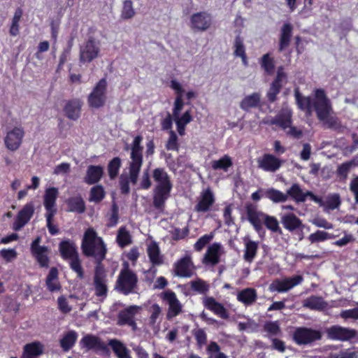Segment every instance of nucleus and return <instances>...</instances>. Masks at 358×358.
Wrapping results in <instances>:
<instances>
[{"instance_id": "1", "label": "nucleus", "mask_w": 358, "mask_h": 358, "mask_svg": "<svg viewBox=\"0 0 358 358\" xmlns=\"http://www.w3.org/2000/svg\"><path fill=\"white\" fill-rule=\"evenodd\" d=\"M141 135L136 136L131 144V162L129 166V176L121 175L119 178V185L122 194H128L130 192L129 182L136 185L138 181L141 166L143 162V141Z\"/></svg>"}, {"instance_id": "2", "label": "nucleus", "mask_w": 358, "mask_h": 358, "mask_svg": "<svg viewBox=\"0 0 358 358\" xmlns=\"http://www.w3.org/2000/svg\"><path fill=\"white\" fill-rule=\"evenodd\" d=\"M81 250L85 257H93L99 262L106 259L107 254L106 243L92 227H89L85 231L81 241Z\"/></svg>"}, {"instance_id": "3", "label": "nucleus", "mask_w": 358, "mask_h": 358, "mask_svg": "<svg viewBox=\"0 0 358 358\" xmlns=\"http://www.w3.org/2000/svg\"><path fill=\"white\" fill-rule=\"evenodd\" d=\"M137 283V275L129 268L128 263L125 262L117 277L115 289L124 295H129L134 292Z\"/></svg>"}, {"instance_id": "4", "label": "nucleus", "mask_w": 358, "mask_h": 358, "mask_svg": "<svg viewBox=\"0 0 358 358\" xmlns=\"http://www.w3.org/2000/svg\"><path fill=\"white\" fill-rule=\"evenodd\" d=\"M108 83L105 78L100 79L87 96L88 106L92 108L103 107L107 100Z\"/></svg>"}, {"instance_id": "5", "label": "nucleus", "mask_w": 358, "mask_h": 358, "mask_svg": "<svg viewBox=\"0 0 358 358\" xmlns=\"http://www.w3.org/2000/svg\"><path fill=\"white\" fill-rule=\"evenodd\" d=\"M141 310V307L137 305H130L120 310L117 315V325L120 327L128 326L133 331H136L137 323L136 316Z\"/></svg>"}, {"instance_id": "6", "label": "nucleus", "mask_w": 358, "mask_h": 358, "mask_svg": "<svg viewBox=\"0 0 358 358\" xmlns=\"http://www.w3.org/2000/svg\"><path fill=\"white\" fill-rule=\"evenodd\" d=\"M315 92L313 108L315 109L318 120L324 121L329 116L332 109L330 101L324 90L317 89Z\"/></svg>"}, {"instance_id": "7", "label": "nucleus", "mask_w": 358, "mask_h": 358, "mask_svg": "<svg viewBox=\"0 0 358 358\" xmlns=\"http://www.w3.org/2000/svg\"><path fill=\"white\" fill-rule=\"evenodd\" d=\"M100 52L99 42L90 36L80 49V62L90 63L99 57Z\"/></svg>"}, {"instance_id": "8", "label": "nucleus", "mask_w": 358, "mask_h": 358, "mask_svg": "<svg viewBox=\"0 0 358 358\" xmlns=\"http://www.w3.org/2000/svg\"><path fill=\"white\" fill-rule=\"evenodd\" d=\"M41 237L37 236L31 243L30 251L41 268L49 267V250L47 246L40 245Z\"/></svg>"}, {"instance_id": "9", "label": "nucleus", "mask_w": 358, "mask_h": 358, "mask_svg": "<svg viewBox=\"0 0 358 358\" xmlns=\"http://www.w3.org/2000/svg\"><path fill=\"white\" fill-rule=\"evenodd\" d=\"M320 338L319 331L306 327H298L293 334V341L299 345H307Z\"/></svg>"}, {"instance_id": "10", "label": "nucleus", "mask_w": 358, "mask_h": 358, "mask_svg": "<svg viewBox=\"0 0 358 358\" xmlns=\"http://www.w3.org/2000/svg\"><path fill=\"white\" fill-rule=\"evenodd\" d=\"M303 278L300 275H294L282 280L276 279L270 285V290L279 293L286 292L294 287L301 284Z\"/></svg>"}, {"instance_id": "11", "label": "nucleus", "mask_w": 358, "mask_h": 358, "mask_svg": "<svg viewBox=\"0 0 358 358\" xmlns=\"http://www.w3.org/2000/svg\"><path fill=\"white\" fill-rule=\"evenodd\" d=\"M82 348H86L87 350H93L96 352H101L104 355H108L110 350L108 346L101 340L100 338L87 334L82 338L80 341Z\"/></svg>"}, {"instance_id": "12", "label": "nucleus", "mask_w": 358, "mask_h": 358, "mask_svg": "<svg viewBox=\"0 0 358 358\" xmlns=\"http://www.w3.org/2000/svg\"><path fill=\"white\" fill-rule=\"evenodd\" d=\"M161 298L169 304V309L167 312L168 319L175 317L182 312V304L178 299L176 294L173 291L168 289L162 292Z\"/></svg>"}, {"instance_id": "13", "label": "nucleus", "mask_w": 358, "mask_h": 358, "mask_svg": "<svg viewBox=\"0 0 358 358\" xmlns=\"http://www.w3.org/2000/svg\"><path fill=\"white\" fill-rule=\"evenodd\" d=\"M212 24V17L207 12L194 13L190 17V27L196 31H205Z\"/></svg>"}, {"instance_id": "14", "label": "nucleus", "mask_w": 358, "mask_h": 358, "mask_svg": "<svg viewBox=\"0 0 358 358\" xmlns=\"http://www.w3.org/2000/svg\"><path fill=\"white\" fill-rule=\"evenodd\" d=\"M247 220L252 225L254 229L260 233L263 231V223L266 213L259 211L257 207L252 204H248L245 206Z\"/></svg>"}, {"instance_id": "15", "label": "nucleus", "mask_w": 358, "mask_h": 358, "mask_svg": "<svg viewBox=\"0 0 358 358\" xmlns=\"http://www.w3.org/2000/svg\"><path fill=\"white\" fill-rule=\"evenodd\" d=\"M24 136V129L21 127H15L8 131L4 138L6 147L10 151L17 150L20 147Z\"/></svg>"}, {"instance_id": "16", "label": "nucleus", "mask_w": 358, "mask_h": 358, "mask_svg": "<svg viewBox=\"0 0 358 358\" xmlns=\"http://www.w3.org/2000/svg\"><path fill=\"white\" fill-rule=\"evenodd\" d=\"M34 213V205L32 201L26 203L17 214L16 218L13 224V229L20 230L27 224Z\"/></svg>"}, {"instance_id": "17", "label": "nucleus", "mask_w": 358, "mask_h": 358, "mask_svg": "<svg viewBox=\"0 0 358 358\" xmlns=\"http://www.w3.org/2000/svg\"><path fill=\"white\" fill-rule=\"evenodd\" d=\"M194 264L192 258L189 255H186L173 264V270L175 275L180 278H190L194 274Z\"/></svg>"}, {"instance_id": "18", "label": "nucleus", "mask_w": 358, "mask_h": 358, "mask_svg": "<svg viewBox=\"0 0 358 358\" xmlns=\"http://www.w3.org/2000/svg\"><path fill=\"white\" fill-rule=\"evenodd\" d=\"M328 334L333 340L348 341L357 336V331L353 329L334 325L329 329Z\"/></svg>"}, {"instance_id": "19", "label": "nucleus", "mask_w": 358, "mask_h": 358, "mask_svg": "<svg viewBox=\"0 0 358 358\" xmlns=\"http://www.w3.org/2000/svg\"><path fill=\"white\" fill-rule=\"evenodd\" d=\"M215 202L213 192L210 188L204 189L194 206V210L197 213H206L210 210Z\"/></svg>"}, {"instance_id": "20", "label": "nucleus", "mask_w": 358, "mask_h": 358, "mask_svg": "<svg viewBox=\"0 0 358 358\" xmlns=\"http://www.w3.org/2000/svg\"><path fill=\"white\" fill-rule=\"evenodd\" d=\"M280 222L283 227L289 232L300 231L302 234L304 225L301 220L293 213H289L282 215Z\"/></svg>"}, {"instance_id": "21", "label": "nucleus", "mask_w": 358, "mask_h": 358, "mask_svg": "<svg viewBox=\"0 0 358 358\" xmlns=\"http://www.w3.org/2000/svg\"><path fill=\"white\" fill-rule=\"evenodd\" d=\"M59 195L57 187H52L45 189L43 196V206L45 214L57 213V208L56 201Z\"/></svg>"}, {"instance_id": "22", "label": "nucleus", "mask_w": 358, "mask_h": 358, "mask_svg": "<svg viewBox=\"0 0 358 358\" xmlns=\"http://www.w3.org/2000/svg\"><path fill=\"white\" fill-rule=\"evenodd\" d=\"M83 104V101L78 98L68 100L64 106L65 116L71 120H78L80 117Z\"/></svg>"}, {"instance_id": "23", "label": "nucleus", "mask_w": 358, "mask_h": 358, "mask_svg": "<svg viewBox=\"0 0 358 358\" xmlns=\"http://www.w3.org/2000/svg\"><path fill=\"white\" fill-rule=\"evenodd\" d=\"M173 186L157 185L154 189L153 206L160 210L164 207L165 202L170 196Z\"/></svg>"}, {"instance_id": "24", "label": "nucleus", "mask_w": 358, "mask_h": 358, "mask_svg": "<svg viewBox=\"0 0 358 358\" xmlns=\"http://www.w3.org/2000/svg\"><path fill=\"white\" fill-rule=\"evenodd\" d=\"M222 245L219 243H213L208 248L203 256L202 262L205 265L215 266L220 261Z\"/></svg>"}, {"instance_id": "25", "label": "nucleus", "mask_w": 358, "mask_h": 358, "mask_svg": "<svg viewBox=\"0 0 358 358\" xmlns=\"http://www.w3.org/2000/svg\"><path fill=\"white\" fill-rule=\"evenodd\" d=\"M271 124L276 125L282 129L290 127L292 124V112L288 108H282L279 113L271 120Z\"/></svg>"}, {"instance_id": "26", "label": "nucleus", "mask_w": 358, "mask_h": 358, "mask_svg": "<svg viewBox=\"0 0 358 358\" xmlns=\"http://www.w3.org/2000/svg\"><path fill=\"white\" fill-rule=\"evenodd\" d=\"M293 33V25L289 22L283 24L280 30L278 52H281L290 45Z\"/></svg>"}, {"instance_id": "27", "label": "nucleus", "mask_w": 358, "mask_h": 358, "mask_svg": "<svg viewBox=\"0 0 358 358\" xmlns=\"http://www.w3.org/2000/svg\"><path fill=\"white\" fill-rule=\"evenodd\" d=\"M281 161L271 154H264L258 160V166L265 171L275 172L281 166Z\"/></svg>"}, {"instance_id": "28", "label": "nucleus", "mask_w": 358, "mask_h": 358, "mask_svg": "<svg viewBox=\"0 0 358 358\" xmlns=\"http://www.w3.org/2000/svg\"><path fill=\"white\" fill-rule=\"evenodd\" d=\"M58 248L61 257L66 261L78 254L76 243L71 239L62 240Z\"/></svg>"}, {"instance_id": "29", "label": "nucleus", "mask_w": 358, "mask_h": 358, "mask_svg": "<svg viewBox=\"0 0 358 358\" xmlns=\"http://www.w3.org/2000/svg\"><path fill=\"white\" fill-rule=\"evenodd\" d=\"M103 175V168L100 165H90L86 171L84 182L87 185L98 183Z\"/></svg>"}, {"instance_id": "30", "label": "nucleus", "mask_w": 358, "mask_h": 358, "mask_svg": "<svg viewBox=\"0 0 358 358\" xmlns=\"http://www.w3.org/2000/svg\"><path fill=\"white\" fill-rule=\"evenodd\" d=\"M203 306L222 319H227L229 317V314L224 306L217 302L213 297L206 298L203 301Z\"/></svg>"}, {"instance_id": "31", "label": "nucleus", "mask_w": 358, "mask_h": 358, "mask_svg": "<svg viewBox=\"0 0 358 358\" xmlns=\"http://www.w3.org/2000/svg\"><path fill=\"white\" fill-rule=\"evenodd\" d=\"M67 210L72 213L82 214L86 210L85 202L80 194L71 196L66 200Z\"/></svg>"}, {"instance_id": "32", "label": "nucleus", "mask_w": 358, "mask_h": 358, "mask_svg": "<svg viewBox=\"0 0 358 358\" xmlns=\"http://www.w3.org/2000/svg\"><path fill=\"white\" fill-rule=\"evenodd\" d=\"M294 96L298 108L305 111L307 115H311L313 107V100L312 98L310 96H303L298 88L294 90Z\"/></svg>"}, {"instance_id": "33", "label": "nucleus", "mask_w": 358, "mask_h": 358, "mask_svg": "<svg viewBox=\"0 0 358 358\" xmlns=\"http://www.w3.org/2000/svg\"><path fill=\"white\" fill-rule=\"evenodd\" d=\"M43 353V345L39 341H34L24 346L21 358H37Z\"/></svg>"}, {"instance_id": "34", "label": "nucleus", "mask_w": 358, "mask_h": 358, "mask_svg": "<svg viewBox=\"0 0 358 358\" xmlns=\"http://www.w3.org/2000/svg\"><path fill=\"white\" fill-rule=\"evenodd\" d=\"M303 306L310 310L321 311L327 308L328 303L322 296L312 295L303 301Z\"/></svg>"}, {"instance_id": "35", "label": "nucleus", "mask_w": 358, "mask_h": 358, "mask_svg": "<svg viewBox=\"0 0 358 358\" xmlns=\"http://www.w3.org/2000/svg\"><path fill=\"white\" fill-rule=\"evenodd\" d=\"M243 241L245 246L243 259L245 262L251 263L257 255L259 243L249 238H244Z\"/></svg>"}, {"instance_id": "36", "label": "nucleus", "mask_w": 358, "mask_h": 358, "mask_svg": "<svg viewBox=\"0 0 358 358\" xmlns=\"http://www.w3.org/2000/svg\"><path fill=\"white\" fill-rule=\"evenodd\" d=\"M261 95L258 92H254L245 96L240 103V108L244 111L248 112L251 108L259 107Z\"/></svg>"}, {"instance_id": "37", "label": "nucleus", "mask_w": 358, "mask_h": 358, "mask_svg": "<svg viewBox=\"0 0 358 358\" xmlns=\"http://www.w3.org/2000/svg\"><path fill=\"white\" fill-rule=\"evenodd\" d=\"M108 345L118 358H131L129 350L120 341L116 338L110 339Z\"/></svg>"}, {"instance_id": "38", "label": "nucleus", "mask_w": 358, "mask_h": 358, "mask_svg": "<svg viewBox=\"0 0 358 358\" xmlns=\"http://www.w3.org/2000/svg\"><path fill=\"white\" fill-rule=\"evenodd\" d=\"M257 299V292L254 288L243 289L237 294V300L247 306L252 305Z\"/></svg>"}, {"instance_id": "39", "label": "nucleus", "mask_w": 358, "mask_h": 358, "mask_svg": "<svg viewBox=\"0 0 358 358\" xmlns=\"http://www.w3.org/2000/svg\"><path fill=\"white\" fill-rule=\"evenodd\" d=\"M304 192L298 183H294L287 190V198L289 196L296 203H303L306 201L307 194Z\"/></svg>"}, {"instance_id": "40", "label": "nucleus", "mask_w": 358, "mask_h": 358, "mask_svg": "<svg viewBox=\"0 0 358 358\" xmlns=\"http://www.w3.org/2000/svg\"><path fill=\"white\" fill-rule=\"evenodd\" d=\"M58 270L56 267H52L47 275L45 283L50 292L59 291L61 285L58 282Z\"/></svg>"}, {"instance_id": "41", "label": "nucleus", "mask_w": 358, "mask_h": 358, "mask_svg": "<svg viewBox=\"0 0 358 358\" xmlns=\"http://www.w3.org/2000/svg\"><path fill=\"white\" fill-rule=\"evenodd\" d=\"M147 252L152 265L159 266L163 264V259L160 255V250L156 242H153L148 245Z\"/></svg>"}, {"instance_id": "42", "label": "nucleus", "mask_w": 358, "mask_h": 358, "mask_svg": "<svg viewBox=\"0 0 358 358\" xmlns=\"http://www.w3.org/2000/svg\"><path fill=\"white\" fill-rule=\"evenodd\" d=\"M232 165V159L227 155H224L218 160H212L210 162V166L214 171H223L227 172Z\"/></svg>"}, {"instance_id": "43", "label": "nucleus", "mask_w": 358, "mask_h": 358, "mask_svg": "<svg viewBox=\"0 0 358 358\" xmlns=\"http://www.w3.org/2000/svg\"><path fill=\"white\" fill-rule=\"evenodd\" d=\"M152 177L157 185L173 186L170 177L164 168H156L153 170Z\"/></svg>"}, {"instance_id": "44", "label": "nucleus", "mask_w": 358, "mask_h": 358, "mask_svg": "<svg viewBox=\"0 0 358 358\" xmlns=\"http://www.w3.org/2000/svg\"><path fill=\"white\" fill-rule=\"evenodd\" d=\"M78 338V334L73 331L66 332L60 340V346L65 352L69 351L75 345Z\"/></svg>"}, {"instance_id": "45", "label": "nucleus", "mask_w": 358, "mask_h": 358, "mask_svg": "<svg viewBox=\"0 0 358 358\" xmlns=\"http://www.w3.org/2000/svg\"><path fill=\"white\" fill-rule=\"evenodd\" d=\"M264 196L275 203H284L287 201V194L273 187L265 191Z\"/></svg>"}, {"instance_id": "46", "label": "nucleus", "mask_w": 358, "mask_h": 358, "mask_svg": "<svg viewBox=\"0 0 358 358\" xmlns=\"http://www.w3.org/2000/svg\"><path fill=\"white\" fill-rule=\"evenodd\" d=\"M259 64L266 74L271 76L274 73L275 60L270 53H266L261 57Z\"/></svg>"}, {"instance_id": "47", "label": "nucleus", "mask_w": 358, "mask_h": 358, "mask_svg": "<svg viewBox=\"0 0 358 358\" xmlns=\"http://www.w3.org/2000/svg\"><path fill=\"white\" fill-rule=\"evenodd\" d=\"M355 165L353 161H348L340 164L337 170L336 171V177L341 182H345L348 174L352 169V167Z\"/></svg>"}, {"instance_id": "48", "label": "nucleus", "mask_w": 358, "mask_h": 358, "mask_svg": "<svg viewBox=\"0 0 358 358\" xmlns=\"http://www.w3.org/2000/svg\"><path fill=\"white\" fill-rule=\"evenodd\" d=\"M67 260L69 261V266L71 269L76 273L77 278L79 279L84 278L85 272L82 266V262L80 259L79 254Z\"/></svg>"}, {"instance_id": "49", "label": "nucleus", "mask_w": 358, "mask_h": 358, "mask_svg": "<svg viewBox=\"0 0 358 358\" xmlns=\"http://www.w3.org/2000/svg\"><path fill=\"white\" fill-rule=\"evenodd\" d=\"M106 196V192L101 185L92 187L90 191L89 201L90 202L100 203Z\"/></svg>"}, {"instance_id": "50", "label": "nucleus", "mask_w": 358, "mask_h": 358, "mask_svg": "<svg viewBox=\"0 0 358 358\" xmlns=\"http://www.w3.org/2000/svg\"><path fill=\"white\" fill-rule=\"evenodd\" d=\"M23 15V10L21 8H17L15 13L12 19L11 24L9 29V34L12 36H16L19 34L20 32V25L19 22L21 20V17Z\"/></svg>"}, {"instance_id": "51", "label": "nucleus", "mask_w": 358, "mask_h": 358, "mask_svg": "<svg viewBox=\"0 0 358 358\" xmlns=\"http://www.w3.org/2000/svg\"><path fill=\"white\" fill-rule=\"evenodd\" d=\"M116 241L118 245L122 248L131 243V236L125 227H122L119 229Z\"/></svg>"}, {"instance_id": "52", "label": "nucleus", "mask_w": 358, "mask_h": 358, "mask_svg": "<svg viewBox=\"0 0 358 358\" xmlns=\"http://www.w3.org/2000/svg\"><path fill=\"white\" fill-rule=\"evenodd\" d=\"M122 166V160L119 157H113L108 164V173L109 178L115 179L119 174L120 169Z\"/></svg>"}, {"instance_id": "53", "label": "nucleus", "mask_w": 358, "mask_h": 358, "mask_svg": "<svg viewBox=\"0 0 358 358\" xmlns=\"http://www.w3.org/2000/svg\"><path fill=\"white\" fill-rule=\"evenodd\" d=\"M335 236L325 231L317 230L310 234L308 239L311 243H320L328 239L334 238Z\"/></svg>"}, {"instance_id": "54", "label": "nucleus", "mask_w": 358, "mask_h": 358, "mask_svg": "<svg viewBox=\"0 0 358 358\" xmlns=\"http://www.w3.org/2000/svg\"><path fill=\"white\" fill-rule=\"evenodd\" d=\"M94 286L95 290V295L96 296L106 297L108 293V287L106 285V279H101L96 278L94 279Z\"/></svg>"}, {"instance_id": "55", "label": "nucleus", "mask_w": 358, "mask_h": 358, "mask_svg": "<svg viewBox=\"0 0 358 358\" xmlns=\"http://www.w3.org/2000/svg\"><path fill=\"white\" fill-rule=\"evenodd\" d=\"M136 14L131 0H125L123 2L120 17L123 20L131 19Z\"/></svg>"}, {"instance_id": "56", "label": "nucleus", "mask_w": 358, "mask_h": 358, "mask_svg": "<svg viewBox=\"0 0 358 358\" xmlns=\"http://www.w3.org/2000/svg\"><path fill=\"white\" fill-rule=\"evenodd\" d=\"M264 224L266 227L273 232L282 234L281 228L279 226V222L276 217L266 214Z\"/></svg>"}, {"instance_id": "57", "label": "nucleus", "mask_w": 358, "mask_h": 358, "mask_svg": "<svg viewBox=\"0 0 358 358\" xmlns=\"http://www.w3.org/2000/svg\"><path fill=\"white\" fill-rule=\"evenodd\" d=\"M214 238L213 232L201 236L194 245L196 251H201Z\"/></svg>"}, {"instance_id": "58", "label": "nucleus", "mask_w": 358, "mask_h": 358, "mask_svg": "<svg viewBox=\"0 0 358 358\" xmlns=\"http://www.w3.org/2000/svg\"><path fill=\"white\" fill-rule=\"evenodd\" d=\"M341 203V197L338 194H329L326 199L324 206L330 210L338 208Z\"/></svg>"}, {"instance_id": "59", "label": "nucleus", "mask_w": 358, "mask_h": 358, "mask_svg": "<svg viewBox=\"0 0 358 358\" xmlns=\"http://www.w3.org/2000/svg\"><path fill=\"white\" fill-rule=\"evenodd\" d=\"M191 289L200 294H205L209 290V285L203 280L199 278L190 282Z\"/></svg>"}, {"instance_id": "60", "label": "nucleus", "mask_w": 358, "mask_h": 358, "mask_svg": "<svg viewBox=\"0 0 358 358\" xmlns=\"http://www.w3.org/2000/svg\"><path fill=\"white\" fill-rule=\"evenodd\" d=\"M192 334L199 348H202L207 343V335L203 329L199 328L192 331Z\"/></svg>"}, {"instance_id": "61", "label": "nucleus", "mask_w": 358, "mask_h": 358, "mask_svg": "<svg viewBox=\"0 0 358 358\" xmlns=\"http://www.w3.org/2000/svg\"><path fill=\"white\" fill-rule=\"evenodd\" d=\"M57 213L45 214L46 218V226L48 227L49 233L52 236L57 235L59 233L58 227L53 224L55 215Z\"/></svg>"}, {"instance_id": "62", "label": "nucleus", "mask_w": 358, "mask_h": 358, "mask_svg": "<svg viewBox=\"0 0 358 358\" xmlns=\"http://www.w3.org/2000/svg\"><path fill=\"white\" fill-rule=\"evenodd\" d=\"M166 148L168 150H174L178 151L179 150V144H178V138L175 133V131L171 130L169 133V138L166 144Z\"/></svg>"}, {"instance_id": "63", "label": "nucleus", "mask_w": 358, "mask_h": 358, "mask_svg": "<svg viewBox=\"0 0 358 358\" xmlns=\"http://www.w3.org/2000/svg\"><path fill=\"white\" fill-rule=\"evenodd\" d=\"M264 329L271 336H278L281 334V329L277 321L266 322Z\"/></svg>"}, {"instance_id": "64", "label": "nucleus", "mask_w": 358, "mask_h": 358, "mask_svg": "<svg viewBox=\"0 0 358 358\" xmlns=\"http://www.w3.org/2000/svg\"><path fill=\"white\" fill-rule=\"evenodd\" d=\"M119 220V208L116 203H113L111 206V213L108 218V227L115 226Z\"/></svg>"}]
</instances>
